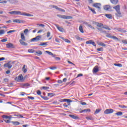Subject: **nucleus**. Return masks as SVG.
Instances as JSON below:
<instances>
[{"mask_svg": "<svg viewBox=\"0 0 127 127\" xmlns=\"http://www.w3.org/2000/svg\"><path fill=\"white\" fill-rule=\"evenodd\" d=\"M8 13L12 15H24V16H33V15L30 14V13H27L25 12H21L20 11H12L8 12Z\"/></svg>", "mask_w": 127, "mask_h": 127, "instance_id": "f257e3e1", "label": "nucleus"}, {"mask_svg": "<svg viewBox=\"0 0 127 127\" xmlns=\"http://www.w3.org/2000/svg\"><path fill=\"white\" fill-rule=\"evenodd\" d=\"M114 9H115L116 11L117 12L115 13L116 16L119 17H122V12H121V6L120 5H117L113 7Z\"/></svg>", "mask_w": 127, "mask_h": 127, "instance_id": "f03ea898", "label": "nucleus"}, {"mask_svg": "<svg viewBox=\"0 0 127 127\" xmlns=\"http://www.w3.org/2000/svg\"><path fill=\"white\" fill-rule=\"evenodd\" d=\"M14 80L16 81V82H24V79L23 78V76L22 74H19L18 76H16Z\"/></svg>", "mask_w": 127, "mask_h": 127, "instance_id": "7ed1b4c3", "label": "nucleus"}, {"mask_svg": "<svg viewBox=\"0 0 127 127\" xmlns=\"http://www.w3.org/2000/svg\"><path fill=\"white\" fill-rule=\"evenodd\" d=\"M57 15L60 18H63L64 19H72V16H66L65 15L60 14H58Z\"/></svg>", "mask_w": 127, "mask_h": 127, "instance_id": "20e7f679", "label": "nucleus"}, {"mask_svg": "<svg viewBox=\"0 0 127 127\" xmlns=\"http://www.w3.org/2000/svg\"><path fill=\"white\" fill-rule=\"evenodd\" d=\"M92 6L98 8V10H101V6H102V4L101 3H94L93 4Z\"/></svg>", "mask_w": 127, "mask_h": 127, "instance_id": "39448f33", "label": "nucleus"}, {"mask_svg": "<svg viewBox=\"0 0 127 127\" xmlns=\"http://www.w3.org/2000/svg\"><path fill=\"white\" fill-rule=\"evenodd\" d=\"M93 24H95L97 26V28H102L104 26V24L95 21H93Z\"/></svg>", "mask_w": 127, "mask_h": 127, "instance_id": "423d86ee", "label": "nucleus"}, {"mask_svg": "<svg viewBox=\"0 0 127 127\" xmlns=\"http://www.w3.org/2000/svg\"><path fill=\"white\" fill-rule=\"evenodd\" d=\"M113 113H114V110L112 109H106L104 111V114L105 115H109L110 114H113Z\"/></svg>", "mask_w": 127, "mask_h": 127, "instance_id": "0eeeda50", "label": "nucleus"}, {"mask_svg": "<svg viewBox=\"0 0 127 127\" xmlns=\"http://www.w3.org/2000/svg\"><path fill=\"white\" fill-rule=\"evenodd\" d=\"M13 22H16V23H24V22H25V21L23 20L16 19L13 20Z\"/></svg>", "mask_w": 127, "mask_h": 127, "instance_id": "6e6552de", "label": "nucleus"}, {"mask_svg": "<svg viewBox=\"0 0 127 127\" xmlns=\"http://www.w3.org/2000/svg\"><path fill=\"white\" fill-rule=\"evenodd\" d=\"M97 29L100 33H104V34H107V31L103 29V27H102L101 28H97Z\"/></svg>", "mask_w": 127, "mask_h": 127, "instance_id": "1a4fd4ad", "label": "nucleus"}, {"mask_svg": "<svg viewBox=\"0 0 127 127\" xmlns=\"http://www.w3.org/2000/svg\"><path fill=\"white\" fill-rule=\"evenodd\" d=\"M83 24H85V25H86V26H88L90 28H91L92 29H94L95 30V27H94L92 25L89 24L87 22H84Z\"/></svg>", "mask_w": 127, "mask_h": 127, "instance_id": "9d476101", "label": "nucleus"}, {"mask_svg": "<svg viewBox=\"0 0 127 127\" xmlns=\"http://www.w3.org/2000/svg\"><path fill=\"white\" fill-rule=\"evenodd\" d=\"M6 47L7 48H15L14 45L12 43H9L6 44Z\"/></svg>", "mask_w": 127, "mask_h": 127, "instance_id": "9b49d317", "label": "nucleus"}, {"mask_svg": "<svg viewBox=\"0 0 127 127\" xmlns=\"http://www.w3.org/2000/svg\"><path fill=\"white\" fill-rule=\"evenodd\" d=\"M4 67H5L6 68H8V69H10V68L12 67V64H10L9 63H8L4 64Z\"/></svg>", "mask_w": 127, "mask_h": 127, "instance_id": "f8f14e48", "label": "nucleus"}, {"mask_svg": "<svg viewBox=\"0 0 127 127\" xmlns=\"http://www.w3.org/2000/svg\"><path fill=\"white\" fill-rule=\"evenodd\" d=\"M55 26H56V27H57L58 30H59V31H61V32H63V31H64V29L62 27H59V25L55 24Z\"/></svg>", "mask_w": 127, "mask_h": 127, "instance_id": "ddd939ff", "label": "nucleus"}, {"mask_svg": "<svg viewBox=\"0 0 127 127\" xmlns=\"http://www.w3.org/2000/svg\"><path fill=\"white\" fill-rule=\"evenodd\" d=\"M90 112H91V110L90 109H86L79 111V114H82V113H90Z\"/></svg>", "mask_w": 127, "mask_h": 127, "instance_id": "4468645a", "label": "nucleus"}, {"mask_svg": "<svg viewBox=\"0 0 127 127\" xmlns=\"http://www.w3.org/2000/svg\"><path fill=\"white\" fill-rule=\"evenodd\" d=\"M103 8L105 10H109V9H111L112 8V7L109 5H105L103 6Z\"/></svg>", "mask_w": 127, "mask_h": 127, "instance_id": "2eb2a0df", "label": "nucleus"}, {"mask_svg": "<svg viewBox=\"0 0 127 127\" xmlns=\"http://www.w3.org/2000/svg\"><path fill=\"white\" fill-rule=\"evenodd\" d=\"M11 123L13 126H19L20 125V123L18 121H11Z\"/></svg>", "mask_w": 127, "mask_h": 127, "instance_id": "dca6fc26", "label": "nucleus"}, {"mask_svg": "<svg viewBox=\"0 0 127 127\" xmlns=\"http://www.w3.org/2000/svg\"><path fill=\"white\" fill-rule=\"evenodd\" d=\"M99 70L98 66H95L93 69V73H97V72H99Z\"/></svg>", "mask_w": 127, "mask_h": 127, "instance_id": "f3484780", "label": "nucleus"}, {"mask_svg": "<svg viewBox=\"0 0 127 127\" xmlns=\"http://www.w3.org/2000/svg\"><path fill=\"white\" fill-rule=\"evenodd\" d=\"M69 117L72 119H73V120H79V117H78V116H76L73 115H69Z\"/></svg>", "mask_w": 127, "mask_h": 127, "instance_id": "a211bd4d", "label": "nucleus"}, {"mask_svg": "<svg viewBox=\"0 0 127 127\" xmlns=\"http://www.w3.org/2000/svg\"><path fill=\"white\" fill-rule=\"evenodd\" d=\"M19 42L21 45H24V46H27V43L23 41V40H19Z\"/></svg>", "mask_w": 127, "mask_h": 127, "instance_id": "6ab92c4d", "label": "nucleus"}, {"mask_svg": "<svg viewBox=\"0 0 127 127\" xmlns=\"http://www.w3.org/2000/svg\"><path fill=\"white\" fill-rule=\"evenodd\" d=\"M111 3L113 4H118V2H119V0H110Z\"/></svg>", "mask_w": 127, "mask_h": 127, "instance_id": "aec40b11", "label": "nucleus"}, {"mask_svg": "<svg viewBox=\"0 0 127 127\" xmlns=\"http://www.w3.org/2000/svg\"><path fill=\"white\" fill-rule=\"evenodd\" d=\"M88 8L89 9V10H91V11H92V12H93V13H94V14H96V13H97L96 12V11L95 10V9L92 8L91 7H90V6H88Z\"/></svg>", "mask_w": 127, "mask_h": 127, "instance_id": "412c9836", "label": "nucleus"}, {"mask_svg": "<svg viewBox=\"0 0 127 127\" xmlns=\"http://www.w3.org/2000/svg\"><path fill=\"white\" fill-rule=\"evenodd\" d=\"M105 16L107 17V18H109V19H112L113 18V16L111 14H106Z\"/></svg>", "mask_w": 127, "mask_h": 127, "instance_id": "4be33fe9", "label": "nucleus"}, {"mask_svg": "<svg viewBox=\"0 0 127 127\" xmlns=\"http://www.w3.org/2000/svg\"><path fill=\"white\" fill-rule=\"evenodd\" d=\"M21 40H23V41H25V36H24V34L22 33L21 34Z\"/></svg>", "mask_w": 127, "mask_h": 127, "instance_id": "5701e85b", "label": "nucleus"}, {"mask_svg": "<svg viewBox=\"0 0 127 127\" xmlns=\"http://www.w3.org/2000/svg\"><path fill=\"white\" fill-rule=\"evenodd\" d=\"M7 1H9L10 3H15L17 2V1L16 0H7Z\"/></svg>", "mask_w": 127, "mask_h": 127, "instance_id": "b1692460", "label": "nucleus"}, {"mask_svg": "<svg viewBox=\"0 0 127 127\" xmlns=\"http://www.w3.org/2000/svg\"><path fill=\"white\" fill-rule=\"evenodd\" d=\"M79 29L81 33H84V30L83 29V26L82 25L79 26Z\"/></svg>", "mask_w": 127, "mask_h": 127, "instance_id": "393cba45", "label": "nucleus"}, {"mask_svg": "<svg viewBox=\"0 0 127 127\" xmlns=\"http://www.w3.org/2000/svg\"><path fill=\"white\" fill-rule=\"evenodd\" d=\"M85 119L88 121H93V120H94V118H93L92 116L86 117H85Z\"/></svg>", "mask_w": 127, "mask_h": 127, "instance_id": "a878e982", "label": "nucleus"}, {"mask_svg": "<svg viewBox=\"0 0 127 127\" xmlns=\"http://www.w3.org/2000/svg\"><path fill=\"white\" fill-rule=\"evenodd\" d=\"M63 102H67V103H72V100L70 99H64L63 100Z\"/></svg>", "mask_w": 127, "mask_h": 127, "instance_id": "bb28decb", "label": "nucleus"}, {"mask_svg": "<svg viewBox=\"0 0 127 127\" xmlns=\"http://www.w3.org/2000/svg\"><path fill=\"white\" fill-rule=\"evenodd\" d=\"M40 97L43 99V100H45V101H48V100H49V98L48 97H47V96H43L42 95H40Z\"/></svg>", "mask_w": 127, "mask_h": 127, "instance_id": "cd10ccee", "label": "nucleus"}, {"mask_svg": "<svg viewBox=\"0 0 127 127\" xmlns=\"http://www.w3.org/2000/svg\"><path fill=\"white\" fill-rule=\"evenodd\" d=\"M42 36L40 35L37 36L35 37L36 41H39L41 39Z\"/></svg>", "mask_w": 127, "mask_h": 127, "instance_id": "c85d7f7f", "label": "nucleus"}, {"mask_svg": "<svg viewBox=\"0 0 127 127\" xmlns=\"http://www.w3.org/2000/svg\"><path fill=\"white\" fill-rule=\"evenodd\" d=\"M102 28H104V29H107V30H111V28H110L107 25L103 26Z\"/></svg>", "mask_w": 127, "mask_h": 127, "instance_id": "c756f323", "label": "nucleus"}, {"mask_svg": "<svg viewBox=\"0 0 127 127\" xmlns=\"http://www.w3.org/2000/svg\"><path fill=\"white\" fill-rule=\"evenodd\" d=\"M75 38H76V39H77V40H83V38L79 37V36L78 35L75 36Z\"/></svg>", "mask_w": 127, "mask_h": 127, "instance_id": "7c9ffc66", "label": "nucleus"}, {"mask_svg": "<svg viewBox=\"0 0 127 127\" xmlns=\"http://www.w3.org/2000/svg\"><path fill=\"white\" fill-rule=\"evenodd\" d=\"M116 116H123V113L121 111L118 112L115 114Z\"/></svg>", "mask_w": 127, "mask_h": 127, "instance_id": "2f4dec72", "label": "nucleus"}, {"mask_svg": "<svg viewBox=\"0 0 127 127\" xmlns=\"http://www.w3.org/2000/svg\"><path fill=\"white\" fill-rule=\"evenodd\" d=\"M47 45V43H43L39 44V46H44Z\"/></svg>", "mask_w": 127, "mask_h": 127, "instance_id": "473e14b6", "label": "nucleus"}, {"mask_svg": "<svg viewBox=\"0 0 127 127\" xmlns=\"http://www.w3.org/2000/svg\"><path fill=\"white\" fill-rule=\"evenodd\" d=\"M4 122L5 123H6L7 124H10V123H11V121H10V120L6 119L4 120Z\"/></svg>", "mask_w": 127, "mask_h": 127, "instance_id": "72a5a7b5", "label": "nucleus"}, {"mask_svg": "<svg viewBox=\"0 0 127 127\" xmlns=\"http://www.w3.org/2000/svg\"><path fill=\"white\" fill-rule=\"evenodd\" d=\"M102 111V109H96L95 111V112L94 114H99V113Z\"/></svg>", "mask_w": 127, "mask_h": 127, "instance_id": "f704fd0d", "label": "nucleus"}, {"mask_svg": "<svg viewBox=\"0 0 127 127\" xmlns=\"http://www.w3.org/2000/svg\"><path fill=\"white\" fill-rule=\"evenodd\" d=\"M99 45H100V46H103V47H105L106 46V44L103 42H100L99 43Z\"/></svg>", "mask_w": 127, "mask_h": 127, "instance_id": "c9c22d12", "label": "nucleus"}, {"mask_svg": "<svg viewBox=\"0 0 127 127\" xmlns=\"http://www.w3.org/2000/svg\"><path fill=\"white\" fill-rule=\"evenodd\" d=\"M114 65L117 67H123V64H114Z\"/></svg>", "mask_w": 127, "mask_h": 127, "instance_id": "e433bc0d", "label": "nucleus"}, {"mask_svg": "<svg viewBox=\"0 0 127 127\" xmlns=\"http://www.w3.org/2000/svg\"><path fill=\"white\" fill-rule=\"evenodd\" d=\"M28 52H29V53H34V50L33 49H29L28 50Z\"/></svg>", "mask_w": 127, "mask_h": 127, "instance_id": "4c0bfd02", "label": "nucleus"}, {"mask_svg": "<svg viewBox=\"0 0 127 127\" xmlns=\"http://www.w3.org/2000/svg\"><path fill=\"white\" fill-rule=\"evenodd\" d=\"M5 32H4V30H0V35H2V34H4Z\"/></svg>", "mask_w": 127, "mask_h": 127, "instance_id": "58836bf2", "label": "nucleus"}, {"mask_svg": "<svg viewBox=\"0 0 127 127\" xmlns=\"http://www.w3.org/2000/svg\"><path fill=\"white\" fill-rule=\"evenodd\" d=\"M111 38H112L113 39H114L115 40H119V38H118L115 36H112Z\"/></svg>", "mask_w": 127, "mask_h": 127, "instance_id": "ea45409f", "label": "nucleus"}, {"mask_svg": "<svg viewBox=\"0 0 127 127\" xmlns=\"http://www.w3.org/2000/svg\"><path fill=\"white\" fill-rule=\"evenodd\" d=\"M93 42L92 40H89L86 42V44H92V43Z\"/></svg>", "mask_w": 127, "mask_h": 127, "instance_id": "a19ab883", "label": "nucleus"}, {"mask_svg": "<svg viewBox=\"0 0 127 127\" xmlns=\"http://www.w3.org/2000/svg\"><path fill=\"white\" fill-rule=\"evenodd\" d=\"M36 54H38L39 55H42V52L41 51H38L36 52Z\"/></svg>", "mask_w": 127, "mask_h": 127, "instance_id": "79ce46f5", "label": "nucleus"}, {"mask_svg": "<svg viewBox=\"0 0 127 127\" xmlns=\"http://www.w3.org/2000/svg\"><path fill=\"white\" fill-rule=\"evenodd\" d=\"M119 107L120 108H122V109H127V106H126L125 105H119Z\"/></svg>", "mask_w": 127, "mask_h": 127, "instance_id": "37998d69", "label": "nucleus"}, {"mask_svg": "<svg viewBox=\"0 0 127 127\" xmlns=\"http://www.w3.org/2000/svg\"><path fill=\"white\" fill-rule=\"evenodd\" d=\"M23 86L24 87H29V86H30V84H29V83H24L23 84Z\"/></svg>", "mask_w": 127, "mask_h": 127, "instance_id": "c03bdc74", "label": "nucleus"}, {"mask_svg": "<svg viewBox=\"0 0 127 127\" xmlns=\"http://www.w3.org/2000/svg\"><path fill=\"white\" fill-rule=\"evenodd\" d=\"M53 96H54L53 93H48V97H50V98H52V97H53Z\"/></svg>", "mask_w": 127, "mask_h": 127, "instance_id": "a18cd8bd", "label": "nucleus"}, {"mask_svg": "<svg viewBox=\"0 0 127 127\" xmlns=\"http://www.w3.org/2000/svg\"><path fill=\"white\" fill-rule=\"evenodd\" d=\"M58 10H59L60 11H63V12H64L65 11V10L61 8H60V7H58Z\"/></svg>", "mask_w": 127, "mask_h": 127, "instance_id": "49530a36", "label": "nucleus"}, {"mask_svg": "<svg viewBox=\"0 0 127 127\" xmlns=\"http://www.w3.org/2000/svg\"><path fill=\"white\" fill-rule=\"evenodd\" d=\"M42 89H43V90H49V87L43 86Z\"/></svg>", "mask_w": 127, "mask_h": 127, "instance_id": "de8ad7c7", "label": "nucleus"}, {"mask_svg": "<svg viewBox=\"0 0 127 127\" xmlns=\"http://www.w3.org/2000/svg\"><path fill=\"white\" fill-rule=\"evenodd\" d=\"M28 32V30L27 29H25L24 30V33L25 35H26V34H27V33Z\"/></svg>", "mask_w": 127, "mask_h": 127, "instance_id": "09e8293b", "label": "nucleus"}, {"mask_svg": "<svg viewBox=\"0 0 127 127\" xmlns=\"http://www.w3.org/2000/svg\"><path fill=\"white\" fill-rule=\"evenodd\" d=\"M46 53H47L49 55H53V53H52V52H49V51H46Z\"/></svg>", "mask_w": 127, "mask_h": 127, "instance_id": "8fccbe9b", "label": "nucleus"}, {"mask_svg": "<svg viewBox=\"0 0 127 127\" xmlns=\"http://www.w3.org/2000/svg\"><path fill=\"white\" fill-rule=\"evenodd\" d=\"M37 25L38 26H41V27H44V26H45V25L43 24H37Z\"/></svg>", "mask_w": 127, "mask_h": 127, "instance_id": "3c124183", "label": "nucleus"}, {"mask_svg": "<svg viewBox=\"0 0 127 127\" xmlns=\"http://www.w3.org/2000/svg\"><path fill=\"white\" fill-rule=\"evenodd\" d=\"M50 69H51V70H56V69H57V67L56 66H53L50 67Z\"/></svg>", "mask_w": 127, "mask_h": 127, "instance_id": "603ef678", "label": "nucleus"}, {"mask_svg": "<svg viewBox=\"0 0 127 127\" xmlns=\"http://www.w3.org/2000/svg\"><path fill=\"white\" fill-rule=\"evenodd\" d=\"M7 41V39H3L1 40V42H6Z\"/></svg>", "mask_w": 127, "mask_h": 127, "instance_id": "864d4df0", "label": "nucleus"}, {"mask_svg": "<svg viewBox=\"0 0 127 127\" xmlns=\"http://www.w3.org/2000/svg\"><path fill=\"white\" fill-rule=\"evenodd\" d=\"M80 104L81 105H82V106H85V105H87V103H86L85 102H84L83 101H81Z\"/></svg>", "mask_w": 127, "mask_h": 127, "instance_id": "5fc2aeb1", "label": "nucleus"}, {"mask_svg": "<svg viewBox=\"0 0 127 127\" xmlns=\"http://www.w3.org/2000/svg\"><path fill=\"white\" fill-rule=\"evenodd\" d=\"M64 41L65 42H67V43H71V41H70V40H69L68 39H65L64 40Z\"/></svg>", "mask_w": 127, "mask_h": 127, "instance_id": "6e6d98bb", "label": "nucleus"}, {"mask_svg": "<svg viewBox=\"0 0 127 127\" xmlns=\"http://www.w3.org/2000/svg\"><path fill=\"white\" fill-rule=\"evenodd\" d=\"M104 50V48H100L97 49V51H103Z\"/></svg>", "mask_w": 127, "mask_h": 127, "instance_id": "4d7b16f0", "label": "nucleus"}, {"mask_svg": "<svg viewBox=\"0 0 127 127\" xmlns=\"http://www.w3.org/2000/svg\"><path fill=\"white\" fill-rule=\"evenodd\" d=\"M34 41H36V38H34L31 39V42H34Z\"/></svg>", "mask_w": 127, "mask_h": 127, "instance_id": "13d9d810", "label": "nucleus"}, {"mask_svg": "<svg viewBox=\"0 0 127 127\" xmlns=\"http://www.w3.org/2000/svg\"><path fill=\"white\" fill-rule=\"evenodd\" d=\"M16 117H17V118H24V117L22 115H17Z\"/></svg>", "mask_w": 127, "mask_h": 127, "instance_id": "bf43d9fd", "label": "nucleus"}, {"mask_svg": "<svg viewBox=\"0 0 127 127\" xmlns=\"http://www.w3.org/2000/svg\"><path fill=\"white\" fill-rule=\"evenodd\" d=\"M15 30H10L9 31H8L7 32V34H8L9 33H11V32H15Z\"/></svg>", "mask_w": 127, "mask_h": 127, "instance_id": "052dcab7", "label": "nucleus"}, {"mask_svg": "<svg viewBox=\"0 0 127 127\" xmlns=\"http://www.w3.org/2000/svg\"><path fill=\"white\" fill-rule=\"evenodd\" d=\"M82 76H83V74L80 73L77 75L76 78H79V77H82Z\"/></svg>", "mask_w": 127, "mask_h": 127, "instance_id": "680f3d73", "label": "nucleus"}, {"mask_svg": "<svg viewBox=\"0 0 127 127\" xmlns=\"http://www.w3.org/2000/svg\"><path fill=\"white\" fill-rule=\"evenodd\" d=\"M28 99H30V100H34V97L32 96H28Z\"/></svg>", "mask_w": 127, "mask_h": 127, "instance_id": "e2e57ef3", "label": "nucleus"}, {"mask_svg": "<svg viewBox=\"0 0 127 127\" xmlns=\"http://www.w3.org/2000/svg\"><path fill=\"white\" fill-rule=\"evenodd\" d=\"M37 95H41V91H40V90H38L37 91Z\"/></svg>", "mask_w": 127, "mask_h": 127, "instance_id": "0e129e2a", "label": "nucleus"}, {"mask_svg": "<svg viewBox=\"0 0 127 127\" xmlns=\"http://www.w3.org/2000/svg\"><path fill=\"white\" fill-rule=\"evenodd\" d=\"M51 33L50 32H48L47 34V37H50Z\"/></svg>", "mask_w": 127, "mask_h": 127, "instance_id": "69168bd1", "label": "nucleus"}, {"mask_svg": "<svg viewBox=\"0 0 127 127\" xmlns=\"http://www.w3.org/2000/svg\"><path fill=\"white\" fill-rule=\"evenodd\" d=\"M8 119L9 120H11V116H6V119Z\"/></svg>", "mask_w": 127, "mask_h": 127, "instance_id": "338daca9", "label": "nucleus"}, {"mask_svg": "<svg viewBox=\"0 0 127 127\" xmlns=\"http://www.w3.org/2000/svg\"><path fill=\"white\" fill-rule=\"evenodd\" d=\"M122 42L124 43L125 44H127V41L126 40H122Z\"/></svg>", "mask_w": 127, "mask_h": 127, "instance_id": "774afa93", "label": "nucleus"}]
</instances>
